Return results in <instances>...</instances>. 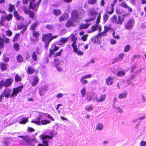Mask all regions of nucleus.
Wrapping results in <instances>:
<instances>
[{"label":"nucleus","instance_id":"nucleus-1","mask_svg":"<svg viewBox=\"0 0 146 146\" xmlns=\"http://www.w3.org/2000/svg\"><path fill=\"white\" fill-rule=\"evenodd\" d=\"M23 86H19L16 88H14L13 89L12 93L10 95L12 90L9 88H6L5 90L0 96V102L4 98V96L6 98H8L9 96L10 97H14L17 96L18 93L21 92Z\"/></svg>","mask_w":146,"mask_h":146},{"label":"nucleus","instance_id":"nucleus-2","mask_svg":"<svg viewBox=\"0 0 146 146\" xmlns=\"http://www.w3.org/2000/svg\"><path fill=\"white\" fill-rule=\"evenodd\" d=\"M56 131L54 130H49L45 132V134H42L40 136L42 140V142L44 144L41 143L38 144V146H48V142L50 139H52L54 136L57 135Z\"/></svg>","mask_w":146,"mask_h":146},{"label":"nucleus","instance_id":"nucleus-3","mask_svg":"<svg viewBox=\"0 0 146 146\" xmlns=\"http://www.w3.org/2000/svg\"><path fill=\"white\" fill-rule=\"evenodd\" d=\"M72 17L66 23V26L67 27H74L79 22L80 19L81 18L79 17V13L77 11H72Z\"/></svg>","mask_w":146,"mask_h":146},{"label":"nucleus","instance_id":"nucleus-4","mask_svg":"<svg viewBox=\"0 0 146 146\" xmlns=\"http://www.w3.org/2000/svg\"><path fill=\"white\" fill-rule=\"evenodd\" d=\"M69 38L71 41L73 42L71 45L72 46L74 51L77 54V55L79 56L82 55L84 54V52L80 50L78 51L77 48V46L76 44V38L75 37L74 35L72 34L69 36Z\"/></svg>","mask_w":146,"mask_h":146},{"label":"nucleus","instance_id":"nucleus-5","mask_svg":"<svg viewBox=\"0 0 146 146\" xmlns=\"http://www.w3.org/2000/svg\"><path fill=\"white\" fill-rule=\"evenodd\" d=\"M22 1L23 3L24 4H26L29 1L30 3L29 6L30 8L34 10H36L42 0H38V1H36V4L35 3V0H22Z\"/></svg>","mask_w":146,"mask_h":146},{"label":"nucleus","instance_id":"nucleus-6","mask_svg":"<svg viewBox=\"0 0 146 146\" xmlns=\"http://www.w3.org/2000/svg\"><path fill=\"white\" fill-rule=\"evenodd\" d=\"M18 137L21 138L19 140V141L21 145H29L31 142V137L29 135L19 136Z\"/></svg>","mask_w":146,"mask_h":146},{"label":"nucleus","instance_id":"nucleus-7","mask_svg":"<svg viewBox=\"0 0 146 146\" xmlns=\"http://www.w3.org/2000/svg\"><path fill=\"white\" fill-rule=\"evenodd\" d=\"M45 117V113L37 112L36 114V118L31 121V123L36 124L37 125H41L40 120L44 118Z\"/></svg>","mask_w":146,"mask_h":146},{"label":"nucleus","instance_id":"nucleus-8","mask_svg":"<svg viewBox=\"0 0 146 146\" xmlns=\"http://www.w3.org/2000/svg\"><path fill=\"white\" fill-rule=\"evenodd\" d=\"M58 35L52 36L51 33H49L44 34L43 35L42 40L43 42H48L50 39H53L56 38L58 37Z\"/></svg>","mask_w":146,"mask_h":146},{"label":"nucleus","instance_id":"nucleus-9","mask_svg":"<svg viewBox=\"0 0 146 146\" xmlns=\"http://www.w3.org/2000/svg\"><path fill=\"white\" fill-rule=\"evenodd\" d=\"M135 24V22L133 19H129L127 23L125 25V28L127 30H129L132 29Z\"/></svg>","mask_w":146,"mask_h":146},{"label":"nucleus","instance_id":"nucleus-10","mask_svg":"<svg viewBox=\"0 0 146 146\" xmlns=\"http://www.w3.org/2000/svg\"><path fill=\"white\" fill-rule=\"evenodd\" d=\"M23 9L25 13L27 14H29L30 17L33 18L35 15L34 13L31 11L28 7L25 6H23Z\"/></svg>","mask_w":146,"mask_h":146},{"label":"nucleus","instance_id":"nucleus-11","mask_svg":"<svg viewBox=\"0 0 146 146\" xmlns=\"http://www.w3.org/2000/svg\"><path fill=\"white\" fill-rule=\"evenodd\" d=\"M39 79L37 76H33L30 80V83L33 86L36 85L39 82Z\"/></svg>","mask_w":146,"mask_h":146},{"label":"nucleus","instance_id":"nucleus-12","mask_svg":"<svg viewBox=\"0 0 146 146\" xmlns=\"http://www.w3.org/2000/svg\"><path fill=\"white\" fill-rule=\"evenodd\" d=\"M98 29L99 32H100L102 30L101 27L99 24H95L92 27L91 30L89 31L88 33H92L97 31Z\"/></svg>","mask_w":146,"mask_h":146},{"label":"nucleus","instance_id":"nucleus-13","mask_svg":"<svg viewBox=\"0 0 146 146\" xmlns=\"http://www.w3.org/2000/svg\"><path fill=\"white\" fill-rule=\"evenodd\" d=\"M48 86L46 85L43 86L40 89L39 94L41 96H43L47 90Z\"/></svg>","mask_w":146,"mask_h":146},{"label":"nucleus","instance_id":"nucleus-14","mask_svg":"<svg viewBox=\"0 0 146 146\" xmlns=\"http://www.w3.org/2000/svg\"><path fill=\"white\" fill-rule=\"evenodd\" d=\"M40 35L39 33L35 31H33V36L35 38V39H33V38H31V40L33 42H35V41H37L38 39V37Z\"/></svg>","mask_w":146,"mask_h":146},{"label":"nucleus","instance_id":"nucleus-15","mask_svg":"<svg viewBox=\"0 0 146 146\" xmlns=\"http://www.w3.org/2000/svg\"><path fill=\"white\" fill-rule=\"evenodd\" d=\"M124 56V53L119 54L117 58H115L112 60V63L114 64L115 62H118L120 60H122Z\"/></svg>","mask_w":146,"mask_h":146},{"label":"nucleus","instance_id":"nucleus-16","mask_svg":"<svg viewBox=\"0 0 146 146\" xmlns=\"http://www.w3.org/2000/svg\"><path fill=\"white\" fill-rule=\"evenodd\" d=\"M125 16V15L119 16L118 17V20L116 24H118L119 25H122L124 20V17Z\"/></svg>","mask_w":146,"mask_h":146},{"label":"nucleus","instance_id":"nucleus-17","mask_svg":"<svg viewBox=\"0 0 146 146\" xmlns=\"http://www.w3.org/2000/svg\"><path fill=\"white\" fill-rule=\"evenodd\" d=\"M9 41L8 38H6L4 40L2 38H0V48H1L4 46V42L6 43H8Z\"/></svg>","mask_w":146,"mask_h":146},{"label":"nucleus","instance_id":"nucleus-18","mask_svg":"<svg viewBox=\"0 0 146 146\" xmlns=\"http://www.w3.org/2000/svg\"><path fill=\"white\" fill-rule=\"evenodd\" d=\"M13 82V79L12 78H9L5 81V87L10 86Z\"/></svg>","mask_w":146,"mask_h":146},{"label":"nucleus","instance_id":"nucleus-19","mask_svg":"<svg viewBox=\"0 0 146 146\" xmlns=\"http://www.w3.org/2000/svg\"><path fill=\"white\" fill-rule=\"evenodd\" d=\"M68 38H61L58 42V44L59 45H62L63 43H66L68 40Z\"/></svg>","mask_w":146,"mask_h":146},{"label":"nucleus","instance_id":"nucleus-20","mask_svg":"<svg viewBox=\"0 0 146 146\" xmlns=\"http://www.w3.org/2000/svg\"><path fill=\"white\" fill-rule=\"evenodd\" d=\"M100 37L98 35L96 36H94L92 38V42L94 44L98 43L100 44V40L99 39V37Z\"/></svg>","mask_w":146,"mask_h":146},{"label":"nucleus","instance_id":"nucleus-21","mask_svg":"<svg viewBox=\"0 0 146 146\" xmlns=\"http://www.w3.org/2000/svg\"><path fill=\"white\" fill-rule=\"evenodd\" d=\"M106 98V95L105 94H103L101 95L100 98H96V100L98 102H101L104 101Z\"/></svg>","mask_w":146,"mask_h":146},{"label":"nucleus","instance_id":"nucleus-22","mask_svg":"<svg viewBox=\"0 0 146 146\" xmlns=\"http://www.w3.org/2000/svg\"><path fill=\"white\" fill-rule=\"evenodd\" d=\"M69 17V14L68 13H65L61 16L59 18L60 21L61 22L67 19Z\"/></svg>","mask_w":146,"mask_h":146},{"label":"nucleus","instance_id":"nucleus-23","mask_svg":"<svg viewBox=\"0 0 146 146\" xmlns=\"http://www.w3.org/2000/svg\"><path fill=\"white\" fill-rule=\"evenodd\" d=\"M113 77L109 76L108 78L106 79V84L108 85H111L113 83Z\"/></svg>","mask_w":146,"mask_h":146},{"label":"nucleus","instance_id":"nucleus-24","mask_svg":"<svg viewBox=\"0 0 146 146\" xmlns=\"http://www.w3.org/2000/svg\"><path fill=\"white\" fill-rule=\"evenodd\" d=\"M90 25V24L88 23L82 24L80 26L79 29H86L88 28Z\"/></svg>","mask_w":146,"mask_h":146},{"label":"nucleus","instance_id":"nucleus-25","mask_svg":"<svg viewBox=\"0 0 146 146\" xmlns=\"http://www.w3.org/2000/svg\"><path fill=\"white\" fill-rule=\"evenodd\" d=\"M14 15L17 20L22 19V16L19 15L16 11L14 10Z\"/></svg>","mask_w":146,"mask_h":146},{"label":"nucleus","instance_id":"nucleus-26","mask_svg":"<svg viewBox=\"0 0 146 146\" xmlns=\"http://www.w3.org/2000/svg\"><path fill=\"white\" fill-rule=\"evenodd\" d=\"M127 92H124L119 94L118 98L119 99H124L127 96Z\"/></svg>","mask_w":146,"mask_h":146},{"label":"nucleus","instance_id":"nucleus-27","mask_svg":"<svg viewBox=\"0 0 146 146\" xmlns=\"http://www.w3.org/2000/svg\"><path fill=\"white\" fill-rule=\"evenodd\" d=\"M41 124L42 125H45L50 123L51 121L47 119H43L41 120Z\"/></svg>","mask_w":146,"mask_h":146},{"label":"nucleus","instance_id":"nucleus-28","mask_svg":"<svg viewBox=\"0 0 146 146\" xmlns=\"http://www.w3.org/2000/svg\"><path fill=\"white\" fill-rule=\"evenodd\" d=\"M35 71V69L33 68L28 66L27 68V71L29 74H33Z\"/></svg>","mask_w":146,"mask_h":146},{"label":"nucleus","instance_id":"nucleus-29","mask_svg":"<svg viewBox=\"0 0 146 146\" xmlns=\"http://www.w3.org/2000/svg\"><path fill=\"white\" fill-rule=\"evenodd\" d=\"M18 28L19 29H21L23 28V29L21 31V33L22 34H23L25 31L26 30L27 28L26 26L24 27L23 25H22L19 26Z\"/></svg>","mask_w":146,"mask_h":146},{"label":"nucleus","instance_id":"nucleus-30","mask_svg":"<svg viewBox=\"0 0 146 146\" xmlns=\"http://www.w3.org/2000/svg\"><path fill=\"white\" fill-rule=\"evenodd\" d=\"M0 67L2 70H5L7 68V65L3 63H1L0 64Z\"/></svg>","mask_w":146,"mask_h":146},{"label":"nucleus","instance_id":"nucleus-31","mask_svg":"<svg viewBox=\"0 0 146 146\" xmlns=\"http://www.w3.org/2000/svg\"><path fill=\"white\" fill-rule=\"evenodd\" d=\"M90 14L91 16H92V17H94L95 19L96 15L97 13L96 12L93 10H92L90 11Z\"/></svg>","mask_w":146,"mask_h":146},{"label":"nucleus","instance_id":"nucleus-32","mask_svg":"<svg viewBox=\"0 0 146 146\" xmlns=\"http://www.w3.org/2000/svg\"><path fill=\"white\" fill-rule=\"evenodd\" d=\"M103 125L101 123H98L96 126V129L99 130H101L103 129Z\"/></svg>","mask_w":146,"mask_h":146},{"label":"nucleus","instance_id":"nucleus-33","mask_svg":"<svg viewBox=\"0 0 146 146\" xmlns=\"http://www.w3.org/2000/svg\"><path fill=\"white\" fill-rule=\"evenodd\" d=\"M28 121V118H23L19 122L20 124H25L27 123Z\"/></svg>","mask_w":146,"mask_h":146},{"label":"nucleus","instance_id":"nucleus-34","mask_svg":"<svg viewBox=\"0 0 146 146\" xmlns=\"http://www.w3.org/2000/svg\"><path fill=\"white\" fill-rule=\"evenodd\" d=\"M53 13L55 15L57 16L61 14V12L59 10L54 9L53 10Z\"/></svg>","mask_w":146,"mask_h":146},{"label":"nucleus","instance_id":"nucleus-35","mask_svg":"<svg viewBox=\"0 0 146 146\" xmlns=\"http://www.w3.org/2000/svg\"><path fill=\"white\" fill-rule=\"evenodd\" d=\"M15 79L16 82L21 81V77L18 74H17L15 77Z\"/></svg>","mask_w":146,"mask_h":146},{"label":"nucleus","instance_id":"nucleus-36","mask_svg":"<svg viewBox=\"0 0 146 146\" xmlns=\"http://www.w3.org/2000/svg\"><path fill=\"white\" fill-rule=\"evenodd\" d=\"M32 57L34 61H36L37 60V56L35 52L34 51L33 52L32 55Z\"/></svg>","mask_w":146,"mask_h":146},{"label":"nucleus","instance_id":"nucleus-37","mask_svg":"<svg viewBox=\"0 0 146 146\" xmlns=\"http://www.w3.org/2000/svg\"><path fill=\"white\" fill-rule=\"evenodd\" d=\"M114 108L116 110L117 113H121L123 112L122 110L119 107H114Z\"/></svg>","mask_w":146,"mask_h":146},{"label":"nucleus","instance_id":"nucleus-38","mask_svg":"<svg viewBox=\"0 0 146 146\" xmlns=\"http://www.w3.org/2000/svg\"><path fill=\"white\" fill-rule=\"evenodd\" d=\"M111 21L112 23H115L116 24L117 22V17L116 16L114 15L111 18Z\"/></svg>","mask_w":146,"mask_h":146},{"label":"nucleus","instance_id":"nucleus-39","mask_svg":"<svg viewBox=\"0 0 146 146\" xmlns=\"http://www.w3.org/2000/svg\"><path fill=\"white\" fill-rule=\"evenodd\" d=\"M37 25V23H36L32 24L31 27V29L33 31H35V28Z\"/></svg>","mask_w":146,"mask_h":146},{"label":"nucleus","instance_id":"nucleus-40","mask_svg":"<svg viewBox=\"0 0 146 146\" xmlns=\"http://www.w3.org/2000/svg\"><path fill=\"white\" fill-rule=\"evenodd\" d=\"M85 109L88 111H90L92 110L93 109V107L92 105L89 106H86L85 107Z\"/></svg>","mask_w":146,"mask_h":146},{"label":"nucleus","instance_id":"nucleus-41","mask_svg":"<svg viewBox=\"0 0 146 146\" xmlns=\"http://www.w3.org/2000/svg\"><path fill=\"white\" fill-rule=\"evenodd\" d=\"M84 79H85L82 77L80 79V81L83 84H87L88 82V81L84 80Z\"/></svg>","mask_w":146,"mask_h":146},{"label":"nucleus","instance_id":"nucleus-42","mask_svg":"<svg viewBox=\"0 0 146 146\" xmlns=\"http://www.w3.org/2000/svg\"><path fill=\"white\" fill-rule=\"evenodd\" d=\"M86 89L85 87H84L83 89L81 90L80 92L82 94V96L84 97L86 94Z\"/></svg>","mask_w":146,"mask_h":146},{"label":"nucleus","instance_id":"nucleus-43","mask_svg":"<svg viewBox=\"0 0 146 146\" xmlns=\"http://www.w3.org/2000/svg\"><path fill=\"white\" fill-rule=\"evenodd\" d=\"M45 117H46L52 121H54V119L49 114L45 113Z\"/></svg>","mask_w":146,"mask_h":146},{"label":"nucleus","instance_id":"nucleus-44","mask_svg":"<svg viewBox=\"0 0 146 146\" xmlns=\"http://www.w3.org/2000/svg\"><path fill=\"white\" fill-rule=\"evenodd\" d=\"M15 9V6L14 5H12L11 4H10L9 5V11L11 13L12 12L13 10Z\"/></svg>","mask_w":146,"mask_h":146},{"label":"nucleus","instance_id":"nucleus-45","mask_svg":"<svg viewBox=\"0 0 146 146\" xmlns=\"http://www.w3.org/2000/svg\"><path fill=\"white\" fill-rule=\"evenodd\" d=\"M60 47L59 46H56L55 45H52L51 48H52L54 51H56L59 49Z\"/></svg>","mask_w":146,"mask_h":146},{"label":"nucleus","instance_id":"nucleus-46","mask_svg":"<svg viewBox=\"0 0 146 146\" xmlns=\"http://www.w3.org/2000/svg\"><path fill=\"white\" fill-rule=\"evenodd\" d=\"M17 59L18 61L19 62H22L23 60V59L22 56L20 55H18L17 57Z\"/></svg>","mask_w":146,"mask_h":146},{"label":"nucleus","instance_id":"nucleus-47","mask_svg":"<svg viewBox=\"0 0 146 146\" xmlns=\"http://www.w3.org/2000/svg\"><path fill=\"white\" fill-rule=\"evenodd\" d=\"M4 86L5 87V81L4 80H2L0 82V89Z\"/></svg>","mask_w":146,"mask_h":146},{"label":"nucleus","instance_id":"nucleus-48","mask_svg":"<svg viewBox=\"0 0 146 146\" xmlns=\"http://www.w3.org/2000/svg\"><path fill=\"white\" fill-rule=\"evenodd\" d=\"M125 73L122 71H119L117 73V74L118 76H124Z\"/></svg>","mask_w":146,"mask_h":146},{"label":"nucleus","instance_id":"nucleus-49","mask_svg":"<svg viewBox=\"0 0 146 146\" xmlns=\"http://www.w3.org/2000/svg\"><path fill=\"white\" fill-rule=\"evenodd\" d=\"M19 45L18 43H16L14 44V47L15 49L17 51L19 50Z\"/></svg>","mask_w":146,"mask_h":146},{"label":"nucleus","instance_id":"nucleus-50","mask_svg":"<svg viewBox=\"0 0 146 146\" xmlns=\"http://www.w3.org/2000/svg\"><path fill=\"white\" fill-rule=\"evenodd\" d=\"M106 33L107 32L106 31L104 30L102 32L98 33V36H100V38H101V36H105L106 35Z\"/></svg>","mask_w":146,"mask_h":146},{"label":"nucleus","instance_id":"nucleus-51","mask_svg":"<svg viewBox=\"0 0 146 146\" xmlns=\"http://www.w3.org/2000/svg\"><path fill=\"white\" fill-rule=\"evenodd\" d=\"M52 40V39H50L48 42H44L45 43V47L46 48H47L48 47L49 44Z\"/></svg>","mask_w":146,"mask_h":146},{"label":"nucleus","instance_id":"nucleus-52","mask_svg":"<svg viewBox=\"0 0 146 146\" xmlns=\"http://www.w3.org/2000/svg\"><path fill=\"white\" fill-rule=\"evenodd\" d=\"M19 34H16L15 36L14 37L13 39V42H15L18 39L19 36Z\"/></svg>","mask_w":146,"mask_h":146},{"label":"nucleus","instance_id":"nucleus-53","mask_svg":"<svg viewBox=\"0 0 146 146\" xmlns=\"http://www.w3.org/2000/svg\"><path fill=\"white\" fill-rule=\"evenodd\" d=\"M119 5L122 7L127 8L128 7V5L124 2L122 3L119 4Z\"/></svg>","mask_w":146,"mask_h":146},{"label":"nucleus","instance_id":"nucleus-54","mask_svg":"<svg viewBox=\"0 0 146 146\" xmlns=\"http://www.w3.org/2000/svg\"><path fill=\"white\" fill-rule=\"evenodd\" d=\"M109 17V16L107 14H105L104 15L103 17L104 21L105 22L108 19Z\"/></svg>","mask_w":146,"mask_h":146},{"label":"nucleus","instance_id":"nucleus-55","mask_svg":"<svg viewBox=\"0 0 146 146\" xmlns=\"http://www.w3.org/2000/svg\"><path fill=\"white\" fill-rule=\"evenodd\" d=\"M130 46L129 45H127L125 47L124 51L125 52H128L130 50Z\"/></svg>","mask_w":146,"mask_h":146},{"label":"nucleus","instance_id":"nucleus-56","mask_svg":"<svg viewBox=\"0 0 146 146\" xmlns=\"http://www.w3.org/2000/svg\"><path fill=\"white\" fill-rule=\"evenodd\" d=\"M4 146H7L9 144V142L7 140L4 141L2 142Z\"/></svg>","mask_w":146,"mask_h":146},{"label":"nucleus","instance_id":"nucleus-57","mask_svg":"<svg viewBox=\"0 0 146 146\" xmlns=\"http://www.w3.org/2000/svg\"><path fill=\"white\" fill-rule=\"evenodd\" d=\"M36 52L38 55H40L42 52L41 50L38 47L36 48Z\"/></svg>","mask_w":146,"mask_h":146},{"label":"nucleus","instance_id":"nucleus-58","mask_svg":"<svg viewBox=\"0 0 146 146\" xmlns=\"http://www.w3.org/2000/svg\"><path fill=\"white\" fill-rule=\"evenodd\" d=\"M50 54L49 55V57H50L54 53V51L51 48L50 49Z\"/></svg>","mask_w":146,"mask_h":146},{"label":"nucleus","instance_id":"nucleus-59","mask_svg":"<svg viewBox=\"0 0 146 146\" xmlns=\"http://www.w3.org/2000/svg\"><path fill=\"white\" fill-rule=\"evenodd\" d=\"M113 38L115 39H119L120 38V36L118 35H115V33L113 32L112 34Z\"/></svg>","mask_w":146,"mask_h":146},{"label":"nucleus","instance_id":"nucleus-60","mask_svg":"<svg viewBox=\"0 0 146 146\" xmlns=\"http://www.w3.org/2000/svg\"><path fill=\"white\" fill-rule=\"evenodd\" d=\"M6 35L7 36H10L12 34V32L10 30H8L6 32Z\"/></svg>","mask_w":146,"mask_h":146},{"label":"nucleus","instance_id":"nucleus-61","mask_svg":"<svg viewBox=\"0 0 146 146\" xmlns=\"http://www.w3.org/2000/svg\"><path fill=\"white\" fill-rule=\"evenodd\" d=\"M46 27L47 29L50 30H52L53 28V26L51 25H46Z\"/></svg>","mask_w":146,"mask_h":146},{"label":"nucleus","instance_id":"nucleus-62","mask_svg":"<svg viewBox=\"0 0 146 146\" xmlns=\"http://www.w3.org/2000/svg\"><path fill=\"white\" fill-rule=\"evenodd\" d=\"M13 15L12 14H10L7 16V19L8 20H11L12 17Z\"/></svg>","mask_w":146,"mask_h":146},{"label":"nucleus","instance_id":"nucleus-63","mask_svg":"<svg viewBox=\"0 0 146 146\" xmlns=\"http://www.w3.org/2000/svg\"><path fill=\"white\" fill-rule=\"evenodd\" d=\"M82 77L85 79L89 78L91 77L92 75L90 74H88Z\"/></svg>","mask_w":146,"mask_h":146},{"label":"nucleus","instance_id":"nucleus-64","mask_svg":"<svg viewBox=\"0 0 146 146\" xmlns=\"http://www.w3.org/2000/svg\"><path fill=\"white\" fill-rule=\"evenodd\" d=\"M141 146H146V141H142L140 143Z\"/></svg>","mask_w":146,"mask_h":146}]
</instances>
